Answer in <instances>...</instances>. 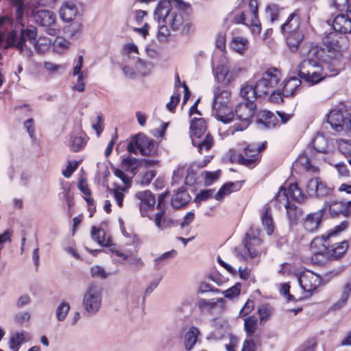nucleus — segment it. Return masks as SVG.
Masks as SVG:
<instances>
[{
  "instance_id": "nucleus-15",
  "label": "nucleus",
  "mask_w": 351,
  "mask_h": 351,
  "mask_svg": "<svg viewBox=\"0 0 351 351\" xmlns=\"http://www.w3.org/2000/svg\"><path fill=\"white\" fill-rule=\"evenodd\" d=\"M259 160L258 149H256V145L254 144L247 146L244 149L243 154H239L237 156V162L250 169L254 168Z\"/></svg>"
},
{
  "instance_id": "nucleus-62",
  "label": "nucleus",
  "mask_w": 351,
  "mask_h": 351,
  "mask_svg": "<svg viewBox=\"0 0 351 351\" xmlns=\"http://www.w3.org/2000/svg\"><path fill=\"white\" fill-rule=\"evenodd\" d=\"M30 314L28 312H21L15 315V322L19 324H23L29 321Z\"/></svg>"
},
{
  "instance_id": "nucleus-13",
  "label": "nucleus",
  "mask_w": 351,
  "mask_h": 351,
  "mask_svg": "<svg viewBox=\"0 0 351 351\" xmlns=\"http://www.w3.org/2000/svg\"><path fill=\"white\" fill-rule=\"evenodd\" d=\"M327 123L336 132H345L348 135L351 134V114L345 115L339 110H332L327 115Z\"/></svg>"
},
{
  "instance_id": "nucleus-52",
  "label": "nucleus",
  "mask_w": 351,
  "mask_h": 351,
  "mask_svg": "<svg viewBox=\"0 0 351 351\" xmlns=\"http://www.w3.org/2000/svg\"><path fill=\"white\" fill-rule=\"evenodd\" d=\"M90 273L93 278L104 279L108 277V274L104 268L99 265L93 266L90 269Z\"/></svg>"
},
{
  "instance_id": "nucleus-33",
  "label": "nucleus",
  "mask_w": 351,
  "mask_h": 351,
  "mask_svg": "<svg viewBox=\"0 0 351 351\" xmlns=\"http://www.w3.org/2000/svg\"><path fill=\"white\" fill-rule=\"evenodd\" d=\"M27 333L17 332L13 334L10 339V348L12 351H19L20 346L29 339Z\"/></svg>"
},
{
  "instance_id": "nucleus-58",
  "label": "nucleus",
  "mask_w": 351,
  "mask_h": 351,
  "mask_svg": "<svg viewBox=\"0 0 351 351\" xmlns=\"http://www.w3.org/2000/svg\"><path fill=\"white\" fill-rule=\"evenodd\" d=\"M351 294V277L349 278L346 283L343 285L341 296L348 300Z\"/></svg>"
},
{
  "instance_id": "nucleus-47",
  "label": "nucleus",
  "mask_w": 351,
  "mask_h": 351,
  "mask_svg": "<svg viewBox=\"0 0 351 351\" xmlns=\"http://www.w3.org/2000/svg\"><path fill=\"white\" fill-rule=\"evenodd\" d=\"M298 165L303 167L308 172L314 173L318 171V168L311 163L310 159L306 155H302L299 156L296 160V165Z\"/></svg>"
},
{
  "instance_id": "nucleus-3",
  "label": "nucleus",
  "mask_w": 351,
  "mask_h": 351,
  "mask_svg": "<svg viewBox=\"0 0 351 351\" xmlns=\"http://www.w3.org/2000/svg\"><path fill=\"white\" fill-rule=\"evenodd\" d=\"M260 235L259 229L250 228L243 241V247L237 252V258L243 261H250L258 256L261 253L263 242Z\"/></svg>"
},
{
  "instance_id": "nucleus-37",
  "label": "nucleus",
  "mask_w": 351,
  "mask_h": 351,
  "mask_svg": "<svg viewBox=\"0 0 351 351\" xmlns=\"http://www.w3.org/2000/svg\"><path fill=\"white\" fill-rule=\"evenodd\" d=\"M199 330L197 328L192 326L184 336V346L186 350H191L197 342Z\"/></svg>"
},
{
  "instance_id": "nucleus-51",
  "label": "nucleus",
  "mask_w": 351,
  "mask_h": 351,
  "mask_svg": "<svg viewBox=\"0 0 351 351\" xmlns=\"http://www.w3.org/2000/svg\"><path fill=\"white\" fill-rule=\"evenodd\" d=\"M241 291V284L236 283L234 286L228 289L225 291L221 292V293L224 294L225 297L228 299H232L234 297H237L239 295Z\"/></svg>"
},
{
  "instance_id": "nucleus-34",
  "label": "nucleus",
  "mask_w": 351,
  "mask_h": 351,
  "mask_svg": "<svg viewBox=\"0 0 351 351\" xmlns=\"http://www.w3.org/2000/svg\"><path fill=\"white\" fill-rule=\"evenodd\" d=\"M240 94L245 99V102L254 101L256 98L262 97L256 90V83L254 85L246 84L243 86L241 89Z\"/></svg>"
},
{
  "instance_id": "nucleus-57",
  "label": "nucleus",
  "mask_w": 351,
  "mask_h": 351,
  "mask_svg": "<svg viewBox=\"0 0 351 351\" xmlns=\"http://www.w3.org/2000/svg\"><path fill=\"white\" fill-rule=\"evenodd\" d=\"M176 251L173 250L163 253L159 257H158V258L154 259V266H155V267L158 269L159 268V265L160 263V261H162L163 260L171 258L174 257L176 256Z\"/></svg>"
},
{
  "instance_id": "nucleus-36",
  "label": "nucleus",
  "mask_w": 351,
  "mask_h": 351,
  "mask_svg": "<svg viewBox=\"0 0 351 351\" xmlns=\"http://www.w3.org/2000/svg\"><path fill=\"white\" fill-rule=\"evenodd\" d=\"M258 328V319L255 316H250L244 319V330L248 337L254 336L257 339V335L255 333Z\"/></svg>"
},
{
  "instance_id": "nucleus-32",
  "label": "nucleus",
  "mask_w": 351,
  "mask_h": 351,
  "mask_svg": "<svg viewBox=\"0 0 351 351\" xmlns=\"http://www.w3.org/2000/svg\"><path fill=\"white\" fill-rule=\"evenodd\" d=\"M190 200V196L187 191L180 189L171 197V205L173 208L179 209L185 206Z\"/></svg>"
},
{
  "instance_id": "nucleus-63",
  "label": "nucleus",
  "mask_w": 351,
  "mask_h": 351,
  "mask_svg": "<svg viewBox=\"0 0 351 351\" xmlns=\"http://www.w3.org/2000/svg\"><path fill=\"white\" fill-rule=\"evenodd\" d=\"M213 193V191L211 189L202 190L197 195L196 200L205 201L212 197Z\"/></svg>"
},
{
  "instance_id": "nucleus-23",
  "label": "nucleus",
  "mask_w": 351,
  "mask_h": 351,
  "mask_svg": "<svg viewBox=\"0 0 351 351\" xmlns=\"http://www.w3.org/2000/svg\"><path fill=\"white\" fill-rule=\"evenodd\" d=\"M78 13V9L74 3L71 1L64 2L60 8L59 14L60 18L69 22L74 20Z\"/></svg>"
},
{
  "instance_id": "nucleus-22",
  "label": "nucleus",
  "mask_w": 351,
  "mask_h": 351,
  "mask_svg": "<svg viewBox=\"0 0 351 351\" xmlns=\"http://www.w3.org/2000/svg\"><path fill=\"white\" fill-rule=\"evenodd\" d=\"M300 16L298 10H295L288 16L286 21L281 25L280 30L282 34L300 31Z\"/></svg>"
},
{
  "instance_id": "nucleus-64",
  "label": "nucleus",
  "mask_w": 351,
  "mask_h": 351,
  "mask_svg": "<svg viewBox=\"0 0 351 351\" xmlns=\"http://www.w3.org/2000/svg\"><path fill=\"white\" fill-rule=\"evenodd\" d=\"M254 307V302L253 300H248L244 306L241 309L240 314L243 315H246L250 313Z\"/></svg>"
},
{
  "instance_id": "nucleus-56",
  "label": "nucleus",
  "mask_w": 351,
  "mask_h": 351,
  "mask_svg": "<svg viewBox=\"0 0 351 351\" xmlns=\"http://www.w3.org/2000/svg\"><path fill=\"white\" fill-rule=\"evenodd\" d=\"M348 226V222L347 221H342L339 225L336 226L332 230H331L326 235V239H329L333 235H336L338 233L346 230Z\"/></svg>"
},
{
  "instance_id": "nucleus-20",
  "label": "nucleus",
  "mask_w": 351,
  "mask_h": 351,
  "mask_svg": "<svg viewBox=\"0 0 351 351\" xmlns=\"http://www.w3.org/2000/svg\"><path fill=\"white\" fill-rule=\"evenodd\" d=\"M324 209L308 214L303 220L304 228L309 232L316 231L322 221Z\"/></svg>"
},
{
  "instance_id": "nucleus-11",
  "label": "nucleus",
  "mask_w": 351,
  "mask_h": 351,
  "mask_svg": "<svg viewBox=\"0 0 351 351\" xmlns=\"http://www.w3.org/2000/svg\"><path fill=\"white\" fill-rule=\"evenodd\" d=\"M127 149L130 153L137 154L138 150L143 156H154L156 153V146L154 140L144 134H138L130 141Z\"/></svg>"
},
{
  "instance_id": "nucleus-6",
  "label": "nucleus",
  "mask_w": 351,
  "mask_h": 351,
  "mask_svg": "<svg viewBox=\"0 0 351 351\" xmlns=\"http://www.w3.org/2000/svg\"><path fill=\"white\" fill-rule=\"evenodd\" d=\"M103 296V289L95 283L90 284L82 298V308L89 315H95L101 308Z\"/></svg>"
},
{
  "instance_id": "nucleus-54",
  "label": "nucleus",
  "mask_w": 351,
  "mask_h": 351,
  "mask_svg": "<svg viewBox=\"0 0 351 351\" xmlns=\"http://www.w3.org/2000/svg\"><path fill=\"white\" fill-rule=\"evenodd\" d=\"M261 322L266 321L271 315V310L268 305H262L258 311Z\"/></svg>"
},
{
  "instance_id": "nucleus-49",
  "label": "nucleus",
  "mask_w": 351,
  "mask_h": 351,
  "mask_svg": "<svg viewBox=\"0 0 351 351\" xmlns=\"http://www.w3.org/2000/svg\"><path fill=\"white\" fill-rule=\"evenodd\" d=\"M70 305L66 302H61L57 307L56 311V318L58 321L62 322L65 319L68 313L70 311Z\"/></svg>"
},
{
  "instance_id": "nucleus-21",
  "label": "nucleus",
  "mask_w": 351,
  "mask_h": 351,
  "mask_svg": "<svg viewBox=\"0 0 351 351\" xmlns=\"http://www.w3.org/2000/svg\"><path fill=\"white\" fill-rule=\"evenodd\" d=\"M226 301L223 298H213L206 300L201 298L197 301V306L202 313H212V311L217 305H219L220 308L223 310L225 308Z\"/></svg>"
},
{
  "instance_id": "nucleus-18",
  "label": "nucleus",
  "mask_w": 351,
  "mask_h": 351,
  "mask_svg": "<svg viewBox=\"0 0 351 351\" xmlns=\"http://www.w3.org/2000/svg\"><path fill=\"white\" fill-rule=\"evenodd\" d=\"M334 31L346 35L351 33V3L348 5L346 14H340L336 16L332 22Z\"/></svg>"
},
{
  "instance_id": "nucleus-8",
  "label": "nucleus",
  "mask_w": 351,
  "mask_h": 351,
  "mask_svg": "<svg viewBox=\"0 0 351 351\" xmlns=\"http://www.w3.org/2000/svg\"><path fill=\"white\" fill-rule=\"evenodd\" d=\"M282 79L281 71L275 67H270L264 71L256 82V90L263 96L268 95Z\"/></svg>"
},
{
  "instance_id": "nucleus-28",
  "label": "nucleus",
  "mask_w": 351,
  "mask_h": 351,
  "mask_svg": "<svg viewBox=\"0 0 351 351\" xmlns=\"http://www.w3.org/2000/svg\"><path fill=\"white\" fill-rule=\"evenodd\" d=\"M86 143V141L82 133L73 132L70 134L67 146L71 151L77 152L84 148Z\"/></svg>"
},
{
  "instance_id": "nucleus-10",
  "label": "nucleus",
  "mask_w": 351,
  "mask_h": 351,
  "mask_svg": "<svg viewBox=\"0 0 351 351\" xmlns=\"http://www.w3.org/2000/svg\"><path fill=\"white\" fill-rule=\"evenodd\" d=\"M31 9L32 16L36 23L40 26L46 27V31L48 34L52 36L56 35L58 30L53 27L56 24V14L50 10H39L38 7L35 5L34 3L32 4Z\"/></svg>"
},
{
  "instance_id": "nucleus-27",
  "label": "nucleus",
  "mask_w": 351,
  "mask_h": 351,
  "mask_svg": "<svg viewBox=\"0 0 351 351\" xmlns=\"http://www.w3.org/2000/svg\"><path fill=\"white\" fill-rule=\"evenodd\" d=\"M256 124L259 129H272L277 125L278 119L274 113L265 111L262 117L256 120Z\"/></svg>"
},
{
  "instance_id": "nucleus-9",
  "label": "nucleus",
  "mask_w": 351,
  "mask_h": 351,
  "mask_svg": "<svg viewBox=\"0 0 351 351\" xmlns=\"http://www.w3.org/2000/svg\"><path fill=\"white\" fill-rule=\"evenodd\" d=\"M256 108V106L254 101L240 103L236 106L234 121L237 120L239 123L234 124L233 132L243 131L249 126Z\"/></svg>"
},
{
  "instance_id": "nucleus-50",
  "label": "nucleus",
  "mask_w": 351,
  "mask_h": 351,
  "mask_svg": "<svg viewBox=\"0 0 351 351\" xmlns=\"http://www.w3.org/2000/svg\"><path fill=\"white\" fill-rule=\"evenodd\" d=\"M265 12L272 23L278 20L280 9L276 5H269L267 6Z\"/></svg>"
},
{
  "instance_id": "nucleus-29",
  "label": "nucleus",
  "mask_w": 351,
  "mask_h": 351,
  "mask_svg": "<svg viewBox=\"0 0 351 351\" xmlns=\"http://www.w3.org/2000/svg\"><path fill=\"white\" fill-rule=\"evenodd\" d=\"M231 93L224 88L216 87L214 89L213 107L228 106Z\"/></svg>"
},
{
  "instance_id": "nucleus-12",
  "label": "nucleus",
  "mask_w": 351,
  "mask_h": 351,
  "mask_svg": "<svg viewBox=\"0 0 351 351\" xmlns=\"http://www.w3.org/2000/svg\"><path fill=\"white\" fill-rule=\"evenodd\" d=\"M328 240V239H326L324 234L320 237L315 238L311 243V247L313 250L318 245H321L326 250L327 254L331 259H337L341 257L348 250V244L346 241L336 243L330 246Z\"/></svg>"
},
{
  "instance_id": "nucleus-42",
  "label": "nucleus",
  "mask_w": 351,
  "mask_h": 351,
  "mask_svg": "<svg viewBox=\"0 0 351 351\" xmlns=\"http://www.w3.org/2000/svg\"><path fill=\"white\" fill-rule=\"evenodd\" d=\"M275 198L279 208H280L281 206H283L286 208L291 204L290 203L291 199L288 190L284 186H282L280 189L278 194L275 196Z\"/></svg>"
},
{
  "instance_id": "nucleus-31",
  "label": "nucleus",
  "mask_w": 351,
  "mask_h": 351,
  "mask_svg": "<svg viewBox=\"0 0 351 351\" xmlns=\"http://www.w3.org/2000/svg\"><path fill=\"white\" fill-rule=\"evenodd\" d=\"M261 221L265 230L268 235H271L274 230V223L271 214V209L268 206H265L261 214Z\"/></svg>"
},
{
  "instance_id": "nucleus-55",
  "label": "nucleus",
  "mask_w": 351,
  "mask_h": 351,
  "mask_svg": "<svg viewBox=\"0 0 351 351\" xmlns=\"http://www.w3.org/2000/svg\"><path fill=\"white\" fill-rule=\"evenodd\" d=\"M256 339V342H255V339H246L243 346V348L241 351H256V347L258 345H260L258 343V339Z\"/></svg>"
},
{
  "instance_id": "nucleus-25",
  "label": "nucleus",
  "mask_w": 351,
  "mask_h": 351,
  "mask_svg": "<svg viewBox=\"0 0 351 351\" xmlns=\"http://www.w3.org/2000/svg\"><path fill=\"white\" fill-rule=\"evenodd\" d=\"M154 221L155 226L160 230H163L176 225V222L174 221L171 217L165 215V209L162 208L156 213Z\"/></svg>"
},
{
  "instance_id": "nucleus-60",
  "label": "nucleus",
  "mask_w": 351,
  "mask_h": 351,
  "mask_svg": "<svg viewBox=\"0 0 351 351\" xmlns=\"http://www.w3.org/2000/svg\"><path fill=\"white\" fill-rule=\"evenodd\" d=\"M77 162H69L66 169L62 171L63 176L67 178H70L72 173L77 168Z\"/></svg>"
},
{
  "instance_id": "nucleus-43",
  "label": "nucleus",
  "mask_w": 351,
  "mask_h": 351,
  "mask_svg": "<svg viewBox=\"0 0 351 351\" xmlns=\"http://www.w3.org/2000/svg\"><path fill=\"white\" fill-rule=\"evenodd\" d=\"M312 145L318 152L325 153L327 151V140L323 134L316 135L312 141Z\"/></svg>"
},
{
  "instance_id": "nucleus-19",
  "label": "nucleus",
  "mask_w": 351,
  "mask_h": 351,
  "mask_svg": "<svg viewBox=\"0 0 351 351\" xmlns=\"http://www.w3.org/2000/svg\"><path fill=\"white\" fill-rule=\"evenodd\" d=\"M135 197L139 200L138 206L141 216L146 217L147 211L154 208L156 204L154 195L150 191L146 190L136 193Z\"/></svg>"
},
{
  "instance_id": "nucleus-38",
  "label": "nucleus",
  "mask_w": 351,
  "mask_h": 351,
  "mask_svg": "<svg viewBox=\"0 0 351 351\" xmlns=\"http://www.w3.org/2000/svg\"><path fill=\"white\" fill-rule=\"evenodd\" d=\"M330 213L332 215H343L348 217L350 211L347 209L345 202L341 201H333L329 205Z\"/></svg>"
},
{
  "instance_id": "nucleus-7",
  "label": "nucleus",
  "mask_w": 351,
  "mask_h": 351,
  "mask_svg": "<svg viewBox=\"0 0 351 351\" xmlns=\"http://www.w3.org/2000/svg\"><path fill=\"white\" fill-rule=\"evenodd\" d=\"M235 23H243L251 29L252 34H258L261 25L258 19L257 0H249L248 10L236 15L233 19Z\"/></svg>"
},
{
  "instance_id": "nucleus-46",
  "label": "nucleus",
  "mask_w": 351,
  "mask_h": 351,
  "mask_svg": "<svg viewBox=\"0 0 351 351\" xmlns=\"http://www.w3.org/2000/svg\"><path fill=\"white\" fill-rule=\"evenodd\" d=\"M158 23V31L157 33V38L161 43H166L169 40L171 36L170 28L166 23Z\"/></svg>"
},
{
  "instance_id": "nucleus-14",
  "label": "nucleus",
  "mask_w": 351,
  "mask_h": 351,
  "mask_svg": "<svg viewBox=\"0 0 351 351\" xmlns=\"http://www.w3.org/2000/svg\"><path fill=\"white\" fill-rule=\"evenodd\" d=\"M323 44L330 52H340L348 48L349 41L346 35L333 31L324 37Z\"/></svg>"
},
{
  "instance_id": "nucleus-40",
  "label": "nucleus",
  "mask_w": 351,
  "mask_h": 351,
  "mask_svg": "<svg viewBox=\"0 0 351 351\" xmlns=\"http://www.w3.org/2000/svg\"><path fill=\"white\" fill-rule=\"evenodd\" d=\"M239 184L233 182H228L222 186L215 195L217 200H221L226 195L230 194L234 191H237L240 187Z\"/></svg>"
},
{
  "instance_id": "nucleus-1",
  "label": "nucleus",
  "mask_w": 351,
  "mask_h": 351,
  "mask_svg": "<svg viewBox=\"0 0 351 351\" xmlns=\"http://www.w3.org/2000/svg\"><path fill=\"white\" fill-rule=\"evenodd\" d=\"M154 19L158 22L166 23L171 30L186 34L191 29V23L185 19L183 14L171 8L168 0H160L154 10Z\"/></svg>"
},
{
  "instance_id": "nucleus-45",
  "label": "nucleus",
  "mask_w": 351,
  "mask_h": 351,
  "mask_svg": "<svg viewBox=\"0 0 351 351\" xmlns=\"http://www.w3.org/2000/svg\"><path fill=\"white\" fill-rule=\"evenodd\" d=\"M121 166L125 171L133 173L138 167H141V160L127 157L123 159Z\"/></svg>"
},
{
  "instance_id": "nucleus-4",
  "label": "nucleus",
  "mask_w": 351,
  "mask_h": 351,
  "mask_svg": "<svg viewBox=\"0 0 351 351\" xmlns=\"http://www.w3.org/2000/svg\"><path fill=\"white\" fill-rule=\"evenodd\" d=\"M339 71L335 70L333 73L328 75L319 64L311 59L302 61L298 69L299 77L311 84H317L326 77L337 75Z\"/></svg>"
},
{
  "instance_id": "nucleus-61",
  "label": "nucleus",
  "mask_w": 351,
  "mask_h": 351,
  "mask_svg": "<svg viewBox=\"0 0 351 351\" xmlns=\"http://www.w3.org/2000/svg\"><path fill=\"white\" fill-rule=\"evenodd\" d=\"M272 93L270 95L269 100L271 102L279 104L283 101V95L282 91L280 90H274L271 91Z\"/></svg>"
},
{
  "instance_id": "nucleus-16",
  "label": "nucleus",
  "mask_w": 351,
  "mask_h": 351,
  "mask_svg": "<svg viewBox=\"0 0 351 351\" xmlns=\"http://www.w3.org/2000/svg\"><path fill=\"white\" fill-rule=\"evenodd\" d=\"M306 189L307 193L311 197H324L332 193V189L327 186L319 178L310 179Z\"/></svg>"
},
{
  "instance_id": "nucleus-24",
  "label": "nucleus",
  "mask_w": 351,
  "mask_h": 351,
  "mask_svg": "<svg viewBox=\"0 0 351 351\" xmlns=\"http://www.w3.org/2000/svg\"><path fill=\"white\" fill-rule=\"evenodd\" d=\"M213 114L217 120L227 123L234 121V114L230 107L228 106L213 107Z\"/></svg>"
},
{
  "instance_id": "nucleus-48",
  "label": "nucleus",
  "mask_w": 351,
  "mask_h": 351,
  "mask_svg": "<svg viewBox=\"0 0 351 351\" xmlns=\"http://www.w3.org/2000/svg\"><path fill=\"white\" fill-rule=\"evenodd\" d=\"M247 40L240 36H236L232 38L231 47L237 52L242 53L246 49Z\"/></svg>"
},
{
  "instance_id": "nucleus-26",
  "label": "nucleus",
  "mask_w": 351,
  "mask_h": 351,
  "mask_svg": "<svg viewBox=\"0 0 351 351\" xmlns=\"http://www.w3.org/2000/svg\"><path fill=\"white\" fill-rule=\"evenodd\" d=\"M301 81L297 77H291L283 81L282 95L284 97L295 96L300 88Z\"/></svg>"
},
{
  "instance_id": "nucleus-59",
  "label": "nucleus",
  "mask_w": 351,
  "mask_h": 351,
  "mask_svg": "<svg viewBox=\"0 0 351 351\" xmlns=\"http://www.w3.org/2000/svg\"><path fill=\"white\" fill-rule=\"evenodd\" d=\"M290 286L288 283H282L280 285V292L282 295H283L288 301H291L293 300V296L290 294Z\"/></svg>"
},
{
  "instance_id": "nucleus-41",
  "label": "nucleus",
  "mask_w": 351,
  "mask_h": 351,
  "mask_svg": "<svg viewBox=\"0 0 351 351\" xmlns=\"http://www.w3.org/2000/svg\"><path fill=\"white\" fill-rule=\"evenodd\" d=\"M290 199L302 202L305 199V195L296 183L291 184L287 189Z\"/></svg>"
},
{
  "instance_id": "nucleus-30",
  "label": "nucleus",
  "mask_w": 351,
  "mask_h": 351,
  "mask_svg": "<svg viewBox=\"0 0 351 351\" xmlns=\"http://www.w3.org/2000/svg\"><path fill=\"white\" fill-rule=\"evenodd\" d=\"M285 35L287 37V44L289 49L293 52L296 51L303 41V32L300 30L287 33Z\"/></svg>"
},
{
  "instance_id": "nucleus-2",
  "label": "nucleus",
  "mask_w": 351,
  "mask_h": 351,
  "mask_svg": "<svg viewBox=\"0 0 351 351\" xmlns=\"http://www.w3.org/2000/svg\"><path fill=\"white\" fill-rule=\"evenodd\" d=\"M37 38V30L34 27L22 28L19 33L16 30L9 32L6 36V44L9 47H13L18 50L21 54L23 53L29 58L32 56V51L27 47L26 40H28L36 47L38 51V40Z\"/></svg>"
},
{
  "instance_id": "nucleus-39",
  "label": "nucleus",
  "mask_w": 351,
  "mask_h": 351,
  "mask_svg": "<svg viewBox=\"0 0 351 351\" xmlns=\"http://www.w3.org/2000/svg\"><path fill=\"white\" fill-rule=\"evenodd\" d=\"M287 215L291 225L295 224L298 219L302 216L303 211L295 204H291L286 208Z\"/></svg>"
},
{
  "instance_id": "nucleus-44",
  "label": "nucleus",
  "mask_w": 351,
  "mask_h": 351,
  "mask_svg": "<svg viewBox=\"0 0 351 351\" xmlns=\"http://www.w3.org/2000/svg\"><path fill=\"white\" fill-rule=\"evenodd\" d=\"M330 256L323 247L319 252H315L311 256V261L314 265L322 266L327 263Z\"/></svg>"
},
{
  "instance_id": "nucleus-35",
  "label": "nucleus",
  "mask_w": 351,
  "mask_h": 351,
  "mask_svg": "<svg viewBox=\"0 0 351 351\" xmlns=\"http://www.w3.org/2000/svg\"><path fill=\"white\" fill-rule=\"evenodd\" d=\"M91 237L93 240L96 241L102 246L108 247L112 245V241L110 237H106V232L102 229L93 226L91 230Z\"/></svg>"
},
{
  "instance_id": "nucleus-17",
  "label": "nucleus",
  "mask_w": 351,
  "mask_h": 351,
  "mask_svg": "<svg viewBox=\"0 0 351 351\" xmlns=\"http://www.w3.org/2000/svg\"><path fill=\"white\" fill-rule=\"evenodd\" d=\"M298 282L304 291L312 293L317 290L318 287L321 285L322 278L316 274L306 271L300 276Z\"/></svg>"
},
{
  "instance_id": "nucleus-53",
  "label": "nucleus",
  "mask_w": 351,
  "mask_h": 351,
  "mask_svg": "<svg viewBox=\"0 0 351 351\" xmlns=\"http://www.w3.org/2000/svg\"><path fill=\"white\" fill-rule=\"evenodd\" d=\"M136 66L137 71L143 76L149 75L151 72V65L149 64L144 62L141 60H138Z\"/></svg>"
},
{
  "instance_id": "nucleus-5",
  "label": "nucleus",
  "mask_w": 351,
  "mask_h": 351,
  "mask_svg": "<svg viewBox=\"0 0 351 351\" xmlns=\"http://www.w3.org/2000/svg\"><path fill=\"white\" fill-rule=\"evenodd\" d=\"M190 134L192 144L197 147L199 153L209 150L213 145V139L209 134H206L203 140L200 138L206 132V121L203 118L194 117L191 121Z\"/></svg>"
}]
</instances>
